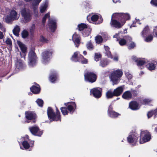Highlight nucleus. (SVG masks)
I'll return each mask as SVG.
<instances>
[{
    "mask_svg": "<svg viewBox=\"0 0 157 157\" xmlns=\"http://www.w3.org/2000/svg\"><path fill=\"white\" fill-rule=\"evenodd\" d=\"M102 40V38L101 36H97L95 37V41L98 44L101 42Z\"/></svg>",
    "mask_w": 157,
    "mask_h": 157,
    "instance_id": "42",
    "label": "nucleus"
},
{
    "mask_svg": "<svg viewBox=\"0 0 157 157\" xmlns=\"http://www.w3.org/2000/svg\"><path fill=\"white\" fill-rule=\"evenodd\" d=\"M154 32L156 36H157V26L155 27L154 29Z\"/></svg>",
    "mask_w": 157,
    "mask_h": 157,
    "instance_id": "60",
    "label": "nucleus"
},
{
    "mask_svg": "<svg viewBox=\"0 0 157 157\" xmlns=\"http://www.w3.org/2000/svg\"><path fill=\"white\" fill-rule=\"evenodd\" d=\"M56 114L55 113L52 108L48 107L47 110L48 115L49 119L51 121H61L60 112L57 108H56Z\"/></svg>",
    "mask_w": 157,
    "mask_h": 157,
    "instance_id": "3",
    "label": "nucleus"
},
{
    "mask_svg": "<svg viewBox=\"0 0 157 157\" xmlns=\"http://www.w3.org/2000/svg\"><path fill=\"white\" fill-rule=\"evenodd\" d=\"M125 74L128 80L131 79L132 78V75L130 73L128 70H126L125 71Z\"/></svg>",
    "mask_w": 157,
    "mask_h": 157,
    "instance_id": "48",
    "label": "nucleus"
},
{
    "mask_svg": "<svg viewBox=\"0 0 157 157\" xmlns=\"http://www.w3.org/2000/svg\"><path fill=\"white\" fill-rule=\"evenodd\" d=\"M108 116L112 118H115L120 115V114L114 111H109L108 113Z\"/></svg>",
    "mask_w": 157,
    "mask_h": 157,
    "instance_id": "30",
    "label": "nucleus"
},
{
    "mask_svg": "<svg viewBox=\"0 0 157 157\" xmlns=\"http://www.w3.org/2000/svg\"><path fill=\"white\" fill-rule=\"evenodd\" d=\"M113 59L115 61H117L118 60V59L117 57H116L113 58Z\"/></svg>",
    "mask_w": 157,
    "mask_h": 157,
    "instance_id": "63",
    "label": "nucleus"
},
{
    "mask_svg": "<svg viewBox=\"0 0 157 157\" xmlns=\"http://www.w3.org/2000/svg\"><path fill=\"white\" fill-rule=\"evenodd\" d=\"M129 108L133 110H136L139 109L140 106L136 101H132L129 103Z\"/></svg>",
    "mask_w": 157,
    "mask_h": 157,
    "instance_id": "24",
    "label": "nucleus"
},
{
    "mask_svg": "<svg viewBox=\"0 0 157 157\" xmlns=\"http://www.w3.org/2000/svg\"><path fill=\"white\" fill-rule=\"evenodd\" d=\"M113 109V106L112 105H110L108 108V113H109V112L113 111L112 109Z\"/></svg>",
    "mask_w": 157,
    "mask_h": 157,
    "instance_id": "59",
    "label": "nucleus"
},
{
    "mask_svg": "<svg viewBox=\"0 0 157 157\" xmlns=\"http://www.w3.org/2000/svg\"><path fill=\"white\" fill-rule=\"evenodd\" d=\"M139 137V134L136 132H132L130 133L128 136L127 137L128 142L132 146L136 145L138 138Z\"/></svg>",
    "mask_w": 157,
    "mask_h": 157,
    "instance_id": "7",
    "label": "nucleus"
},
{
    "mask_svg": "<svg viewBox=\"0 0 157 157\" xmlns=\"http://www.w3.org/2000/svg\"><path fill=\"white\" fill-rule=\"evenodd\" d=\"M40 41L43 43H46L47 41V40L43 36H40Z\"/></svg>",
    "mask_w": 157,
    "mask_h": 157,
    "instance_id": "57",
    "label": "nucleus"
},
{
    "mask_svg": "<svg viewBox=\"0 0 157 157\" xmlns=\"http://www.w3.org/2000/svg\"><path fill=\"white\" fill-rule=\"evenodd\" d=\"M19 15L15 10H11L9 15H7L5 17V22L7 23H11L13 21L18 19Z\"/></svg>",
    "mask_w": 157,
    "mask_h": 157,
    "instance_id": "5",
    "label": "nucleus"
},
{
    "mask_svg": "<svg viewBox=\"0 0 157 157\" xmlns=\"http://www.w3.org/2000/svg\"><path fill=\"white\" fill-rule=\"evenodd\" d=\"M48 6V2H45L44 4H42L40 8V12L41 13L44 12L45 10H46Z\"/></svg>",
    "mask_w": 157,
    "mask_h": 157,
    "instance_id": "37",
    "label": "nucleus"
},
{
    "mask_svg": "<svg viewBox=\"0 0 157 157\" xmlns=\"http://www.w3.org/2000/svg\"><path fill=\"white\" fill-rule=\"evenodd\" d=\"M91 29L90 28H87L85 30V31L82 33L83 35L84 36H88L90 33Z\"/></svg>",
    "mask_w": 157,
    "mask_h": 157,
    "instance_id": "43",
    "label": "nucleus"
},
{
    "mask_svg": "<svg viewBox=\"0 0 157 157\" xmlns=\"http://www.w3.org/2000/svg\"><path fill=\"white\" fill-rule=\"evenodd\" d=\"M106 97L107 98H110L115 96L114 91L113 92L111 90L108 91L106 94Z\"/></svg>",
    "mask_w": 157,
    "mask_h": 157,
    "instance_id": "35",
    "label": "nucleus"
},
{
    "mask_svg": "<svg viewBox=\"0 0 157 157\" xmlns=\"http://www.w3.org/2000/svg\"><path fill=\"white\" fill-rule=\"evenodd\" d=\"M123 75V72L121 70L117 69L112 71L109 76L111 80L113 82V85L117 84L120 78Z\"/></svg>",
    "mask_w": 157,
    "mask_h": 157,
    "instance_id": "2",
    "label": "nucleus"
},
{
    "mask_svg": "<svg viewBox=\"0 0 157 157\" xmlns=\"http://www.w3.org/2000/svg\"><path fill=\"white\" fill-rule=\"evenodd\" d=\"M109 62L108 59H102L100 62V65L102 67H105L109 64Z\"/></svg>",
    "mask_w": 157,
    "mask_h": 157,
    "instance_id": "32",
    "label": "nucleus"
},
{
    "mask_svg": "<svg viewBox=\"0 0 157 157\" xmlns=\"http://www.w3.org/2000/svg\"><path fill=\"white\" fill-rule=\"evenodd\" d=\"M124 86L122 85L115 89L113 91L115 96H118L120 95L124 90Z\"/></svg>",
    "mask_w": 157,
    "mask_h": 157,
    "instance_id": "20",
    "label": "nucleus"
},
{
    "mask_svg": "<svg viewBox=\"0 0 157 157\" xmlns=\"http://www.w3.org/2000/svg\"><path fill=\"white\" fill-rule=\"evenodd\" d=\"M130 43L128 45V48L129 49H132L135 46V44L132 42H130Z\"/></svg>",
    "mask_w": 157,
    "mask_h": 157,
    "instance_id": "54",
    "label": "nucleus"
},
{
    "mask_svg": "<svg viewBox=\"0 0 157 157\" xmlns=\"http://www.w3.org/2000/svg\"><path fill=\"white\" fill-rule=\"evenodd\" d=\"M6 44L10 47L12 45V41L10 39L7 38L6 41Z\"/></svg>",
    "mask_w": 157,
    "mask_h": 157,
    "instance_id": "55",
    "label": "nucleus"
},
{
    "mask_svg": "<svg viewBox=\"0 0 157 157\" xmlns=\"http://www.w3.org/2000/svg\"><path fill=\"white\" fill-rule=\"evenodd\" d=\"M25 115L26 118L28 120L35 119L36 117L35 113L31 111L25 112Z\"/></svg>",
    "mask_w": 157,
    "mask_h": 157,
    "instance_id": "22",
    "label": "nucleus"
},
{
    "mask_svg": "<svg viewBox=\"0 0 157 157\" xmlns=\"http://www.w3.org/2000/svg\"><path fill=\"white\" fill-rule=\"evenodd\" d=\"M52 51L48 50L42 53V62L44 64L48 62L52 58Z\"/></svg>",
    "mask_w": 157,
    "mask_h": 157,
    "instance_id": "10",
    "label": "nucleus"
},
{
    "mask_svg": "<svg viewBox=\"0 0 157 157\" xmlns=\"http://www.w3.org/2000/svg\"><path fill=\"white\" fill-rule=\"evenodd\" d=\"M34 13H35V15L36 16H37V13H38V12L37 11L36 12V10H34Z\"/></svg>",
    "mask_w": 157,
    "mask_h": 157,
    "instance_id": "64",
    "label": "nucleus"
},
{
    "mask_svg": "<svg viewBox=\"0 0 157 157\" xmlns=\"http://www.w3.org/2000/svg\"><path fill=\"white\" fill-rule=\"evenodd\" d=\"M132 94L129 91H125L122 95V97L125 99L129 100L132 97Z\"/></svg>",
    "mask_w": 157,
    "mask_h": 157,
    "instance_id": "27",
    "label": "nucleus"
},
{
    "mask_svg": "<svg viewBox=\"0 0 157 157\" xmlns=\"http://www.w3.org/2000/svg\"><path fill=\"white\" fill-rule=\"evenodd\" d=\"M3 37L4 35L2 32L0 31V39H2L3 38Z\"/></svg>",
    "mask_w": 157,
    "mask_h": 157,
    "instance_id": "62",
    "label": "nucleus"
},
{
    "mask_svg": "<svg viewBox=\"0 0 157 157\" xmlns=\"http://www.w3.org/2000/svg\"><path fill=\"white\" fill-rule=\"evenodd\" d=\"M22 36L23 38H25L27 37L29 35L28 32L26 30H24L21 33Z\"/></svg>",
    "mask_w": 157,
    "mask_h": 157,
    "instance_id": "53",
    "label": "nucleus"
},
{
    "mask_svg": "<svg viewBox=\"0 0 157 157\" xmlns=\"http://www.w3.org/2000/svg\"><path fill=\"white\" fill-rule=\"evenodd\" d=\"M60 109L63 115H66L68 114V112L67 110V108L65 107H62Z\"/></svg>",
    "mask_w": 157,
    "mask_h": 157,
    "instance_id": "49",
    "label": "nucleus"
},
{
    "mask_svg": "<svg viewBox=\"0 0 157 157\" xmlns=\"http://www.w3.org/2000/svg\"><path fill=\"white\" fill-rule=\"evenodd\" d=\"M135 60L136 62L137 65L140 69H143L144 66L146 64L147 62V61L145 59H135Z\"/></svg>",
    "mask_w": 157,
    "mask_h": 157,
    "instance_id": "19",
    "label": "nucleus"
},
{
    "mask_svg": "<svg viewBox=\"0 0 157 157\" xmlns=\"http://www.w3.org/2000/svg\"><path fill=\"white\" fill-rule=\"evenodd\" d=\"M67 109L70 112L72 113L74 111L76 108L75 103L73 102L68 103L67 105Z\"/></svg>",
    "mask_w": 157,
    "mask_h": 157,
    "instance_id": "23",
    "label": "nucleus"
},
{
    "mask_svg": "<svg viewBox=\"0 0 157 157\" xmlns=\"http://www.w3.org/2000/svg\"><path fill=\"white\" fill-rule=\"evenodd\" d=\"M101 56L100 54L96 53L95 54L94 59L96 61H99L101 59Z\"/></svg>",
    "mask_w": 157,
    "mask_h": 157,
    "instance_id": "51",
    "label": "nucleus"
},
{
    "mask_svg": "<svg viewBox=\"0 0 157 157\" xmlns=\"http://www.w3.org/2000/svg\"><path fill=\"white\" fill-rule=\"evenodd\" d=\"M86 46L87 48L90 50H91L94 48V46L90 41L87 43Z\"/></svg>",
    "mask_w": 157,
    "mask_h": 157,
    "instance_id": "45",
    "label": "nucleus"
},
{
    "mask_svg": "<svg viewBox=\"0 0 157 157\" xmlns=\"http://www.w3.org/2000/svg\"><path fill=\"white\" fill-rule=\"evenodd\" d=\"M136 24H140V23H139V21L138 20L136 19L134 21L133 24L130 26V28H131L132 27H135L136 25H135Z\"/></svg>",
    "mask_w": 157,
    "mask_h": 157,
    "instance_id": "56",
    "label": "nucleus"
},
{
    "mask_svg": "<svg viewBox=\"0 0 157 157\" xmlns=\"http://www.w3.org/2000/svg\"><path fill=\"white\" fill-rule=\"evenodd\" d=\"M80 36L76 33H75L72 36V40L76 47H78L79 46L80 43Z\"/></svg>",
    "mask_w": 157,
    "mask_h": 157,
    "instance_id": "18",
    "label": "nucleus"
},
{
    "mask_svg": "<svg viewBox=\"0 0 157 157\" xmlns=\"http://www.w3.org/2000/svg\"><path fill=\"white\" fill-rule=\"evenodd\" d=\"M16 68L19 70L23 69L25 67V64L21 60L17 59L15 63Z\"/></svg>",
    "mask_w": 157,
    "mask_h": 157,
    "instance_id": "21",
    "label": "nucleus"
},
{
    "mask_svg": "<svg viewBox=\"0 0 157 157\" xmlns=\"http://www.w3.org/2000/svg\"><path fill=\"white\" fill-rule=\"evenodd\" d=\"M17 43L21 51V53H20V56L21 57H23L25 59L26 55L27 48L24 44L19 40L17 41Z\"/></svg>",
    "mask_w": 157,
    "mask_h": 157,
    "instance_id": "13",
    "label": "nucleus"
},
{
    "mask_svg": "<svg viewBox=\"0 0 157 157\" xmlns=\"http://www.w3.org/2000/svg\"><path fill=\"white\" fill-rule=\"evenodd\" d=\"M21 14L25 22L30 21L32 19V13L29 9L24 8L21 10Z\"/></svg>",
    "mask_w": 157,
    "mask_h": 157,
    "instance_id": "8",
    "label": "nucleus"
},
{
    "mask_svg": "<svg viewBox=\"0 0 157 157\" xmlns=\"http://www.w3.org/2000/svg\"><path fill=\"white\" fill-rule=\"evenodd\" d=\"M36 29L35 25L34 24H32V25L30 27L29 29V32L32 34H33Z\"/></svg>",
    "mask_w": 157,
    "mask_h": 157,
    "instance_id": "50",
    "label": "nucleus"
},
{
    "mask_svg": "<svg viewBox=\"0 0 157 157\" xmlns=\"http://www.w3.org/2000/svg\"><path fill=\"white\" fill-rule=\"evenodd\" d=\"M58 77L57 73L55 72L51 73L49 77V81L52 83L55 82L57 80Z\"/></svg>",
    "mask_w": 157,
    "mask_h": 157,
    "instance_id": "25",
    "label": "nucleus"
},
{
    "mask_svg": "<svg viewBox=\"0 0 157 157\" xmlns=\"http://www.w3.org/2000/svg\"><path fill=\"white\" fill-rule=\"evenodd\" d=\"M151 3L152 5L157 6V0H151Z\"/></svg>",
    "mask_w": 157,
    "mask_h": 157,
    "instance_id": "58",
    "label": "nucleus"
},
{
    "mask_svg": "<svg viewBox=\"0 0 157 157\" xmlns=\"http://www.w3.org/2000/svg\"><path fill=\"white\" fill-rule=\"evenodd\" d=\"M91 18V21H97L98 19H99V21L97 24H100L102 22L103 19L101 18V16L100 15H98L97 14H94L91 17L90 16H88L87 17V20H89V19Z\"/></svg>",
    "mask_w": 157,
    "mask_h": 157,
    "instance_id": "16",
    "label": "nucleus"
},
{
    "mask_svg": "<svg viewBox=\"0 0 157 157\" xmlns=\"http://www.w3.org/2000/svg\"><path fill=\"white\" fill-rule=\"evenodd\" d=\"M78 30L81 31L84 30V29L87 28V25L85 24L81 23L78 25Z\"/></svg>",
    "mask_w": 157,
    "mask_h": 157,
    "instance_id": "41",
    "label": "nucleus"
},
{
    "mask_svg": "<svg viewBox=\"0 0 157 157\" xmlns=\"http://www.w3.org/2000/svg\"><path fill=\"white\" fill-rule=\"evenodd\" d=\"M121 31L119 32L118 33L115 34L113 36V38H116L117 40L119 41V43L121 46L125 45L127 43H129L132 40V38L129 36H125L121 38Z\"/></svg>",
    "mask_w": 157,
    "mask_h": 157,
    "instance_id": "4",
    "label": "nucleus"
},
{
    "mask_svg": "<svg viewBox=\"0 0 157 157\" xmlns=\"http://www.w3.org/2000/svg\"><path fill=\"white\" fill-rule=\"evenodd\" d=\"M26 2H32L33 6L38 5L41 0H24Z\"/></svg>",
    "mask_w": 157,
    "mask_h": 157,
    "instance_id": "39",
    "label": "nucleus"
},
{
    "mask_svg": "<svg viewBox=\"0 0 157 157\" xmlns=\"http://www.w3.org/2000/svg\"><path fill=\"white\" fill-rule=\"evenodd\" d=\"M29 129L33 135L36 136H40L43 133V131L40 129L37 126L30 127Z\"/></svg>",
    "mask_w": 157,
    "mask_h": 157,
    "instance_id": "12",
    "label": "nucleus"
},
{
    "mask_svg": "<svg viewBox=\"0 0 157 157\" xmlns=\"http://www.w3.org/2000/svg\"><path fill=\"white\" fill-rule=\"evenodd\" d=\"M79 61L78 62H80L82 63L85 64L87 63V59L84 58L83 56L81 55H79Z\"/></svg>",
    "mask_w": 157,
    "mask_h": 157,
    "instance_id": "40",
    "label": "nucleus"
},
{
    "mask_svg": "<svg viewBox=\"0 0 157 157\" xmlns=\"http://www.w3.org/2000/svg\"><path fill=\"white\" fill-rule=\"evenodd\" d=\"M102 90L100 88H96L92 89L90 91V94L93 95L96 98H100L101 95Z\"/></svg>",
    "mask_w": 157,
    "mask_h": 157,
    "instance_id": "15",
    "label": "nucleus"
},
{
    "mask_svg": "<svg viewBox=\"0 0 157 157\" xmlns=\"http://www.w3.org/2000/svg\"><path fill=\"white\" fill-rule=\"evenodd\" d=\"M155 63H151L146 65L147 67V69L150 71L155 70V65L156 64V62H155Z\"/></svg>",
    "mask_w": 157,
    "mask_h": 157,
    "instance_id": "34",
    "label": "nucleus"
},
{
    "mask_svg": "<svg viewBox=\"0 0 157 157\" xmlns=\"http://www.w3.org/2000/svg\"><path fill=\"white\" fill-rule=\"evenodd\" d=\"M0 29L3 31H5V29L3 27L2 25L0 22Z\"/></svg>",
    "mask_w": 157,
    "mask_h": 157,
    "instance_id": "61",
    "label": "nucleus"
},
{
    "mask_svg": "<svg viewBox=\"0 0 157 157\" xmlns=\"http://www.w3.org/2000/svg\"><path fill=\"white\" fill-rule=\"evenodd\" d=\"M48 26L51 31L54 32L56 28V21L49 18L48 23Z\"/></svg>",
    "mask_w": 157,
    "mask_h": 157,
    "instance_id": "17",
    "label": "nucleus"
},
{
    "mask_svg": "<svg viewBox=\"0 0 157 157\" xmlns=\"http://www.w3.org/2000/svg\"><path fill=\"white\" fill-rule=\"evenodd\" d=\"M120 14L118 13H115L112 15L111 21L110 23V25L112 27L119 29L125 23V20H124L122 22V21H120L121 22L117 20V19L120 20Z\"/></svg>",
    "mask_w": 157,
    "mask_h": 157,
    "instance_id": "1",
    "label": "nucleus"
},
{
    "mask_svg": "<svg viewBox=\"0 0 157 157\" xmlns=\"http://www.w3.org/2000/svg\"><path fill=\"white\" fill-rule=\"evenodd\" d=\"M153 36L152 35H148L144 39L145 41L147 42H150L151 41L153 40Z\"/></svg>",
    "mask_w": 157,
    "mask_h": 157,
    "instance_id": "44",
    "label": "nucleus"
},
{
    "mask_svg": "<svg viewBox=\"0 0 157 157\" xmlns=\"http://www.w3.org/2000/svg\"><path fill=\"white\" fill-rule=\"evenodd\" d=\"M104 48L105 51V54L106 56L109 57L111 58H112L110 52L109 51V48L107 46H104Z\"/></svg>",
    "mask_w": 157,
    "mask_h": 157,
    "instance_id": "38",
    "label": "nucleus"
},
{
    "mask_svg": "<svg viewBox=\"0 0 157 157\" xmlns=\"http://www.w3.org/2000/svg\"><path fill=\"white\" fill-rule=\"evenodd\" d=\"M120 14V21L122 22L124 20H125V22L126 20L129 19L130 18V16L129 14L128 13H119Z\"/></svg>",
    "mask_w": 157,
    "mask_h": 157,
    "instance_id": "28",
    "label": "nucleus"
},
{
    "mask_svg": "<svg viewBox=\"0 0 157 157\" xmlns=\"http://www.w3.org/2000/svg\"><path fill=\"white\" fill-rule=\"evenodd\" d=\"M50 17L49 16V13H48L46 14L44 17L43 18L42 21V24L44 25L45 24V23L46 21V19L47 18H49Z\"/></svg>",
    "mask_w": 157,
    "mask_h": 157,
    "instance_id": "47",
    "label": "nucleus"
},
{
    "mask_svg": "<svg viewBox=\"0 0 157 157\" xmlns=\"http://www.w3.org/2000/svg\"><path fill=\"white\" fill-rule=\"evenodd\" d=\"M25 140L22 142V145L24 147L25 149H28L29 147H33L34 145V141H31L29 139L28 135L25 136L24 138Z\"/></svg>",
    "mask_w": 157,
    "mask_h": 157,
    "instance_id": "14",
    "label": "nucleus"
},
{
    "mask_svg": "<svg viewBox=\"0 0 157 157\" xmlns=\"http://www.w3.org/2000/svg\"><path fill=\"white\" fill-rule=\"evenodd\" d=\"M79 52H75L71 58V60L75 62H78L79 61Z\"/></svg>",
    "mask_w": 157,
    "mask_h": 157,
    "instance_id": "29",
    "label": "nucleus"
},
{
    "mask_svg": "<svg viewBox=\"0 0 157 157\" xmlns=\"http://www.w3.org/2000/svg\"><path fill=\"white\" fill-rule=\"evenodd\" d=\"M38 105L40 107H42L43 104V101L41 99H38L36 101Z\"/></svg>",
    "mask_w": 157,
    "mask_h": 157,
    "instance_id": "52",
    "label": "nucleus"
},
{
    "mask_svg": "<svg viewBox=\"0 0 157 157\" xmlns=\"http://www.w3.org/2000/svg\"><path fill=\"white\" fill-rule=\"evenodd\" d=\"M149 33V29L148 26L145 27L141 33V36L143 37H145Z\"/></svg>",
    "mask_w": 157,
    "mask_h": 157,
    "instance_id": "31",
    "label": "nucleus"
},
{
    "mask_svg": "<svg viewBox=\"0 0 157 157\" xmlns=\"http://www.w3.org/2000/svg\"><path fill=\"white\" fill-rule=\"evenodd\" d=\"M141 138L140 140V143L142 144L149 141L151 139V135L147 130L143 131L140 133Z\"/></svg>",
    "mask_w": 157,
    "mask_h": 157,
    "instance_id": "9",
    "label": "nucleus"
},
{
    "mask_svg": "<svg viewBox=\"0 0 157 157\" xmlns=\"http://www.w3.org/2000/svg\"><path fill=\"white\" fill-rule=\"evenodd\" d=\"M96 75L91 72H88L84 74L85 80L93 83L95 82L97 79Z\"/></svg>",
    "mask_w": 157,
    "mask_h": 157,
    "instance_id": "11",
    "label": "nucleus"
},
{
    "mask_svg": "<svg viewBox=\"0 0 157 157\" xmlns=\"http://www.w3.org/2000/svg\"><path fill=\"white\" fill-rule=\"evenodd\" d=\"M152 101L151 98L145 99L143 100L142 103L144 105H148Z\"/></svg>",
    "mask_w": 157,
    "mask_h": 157,
    "instance_id": "46",
    "label": "nucleus"
},
{
    "mask_svg": "<svg viewBox=\"0 0 157 157\" xmlns=\"http://www.w3.org/2000/svg\"><path fill=\"white\" fill-rule=\"evenodd\" d=\"M20 31V28L18 26L16 25L13 30V34L16 36H19V33Z\"/></svg>",
    "mask_w": 157,
    "mask_h": 157,
    "instance_id": "36",
    "label": "nucleus"
},
{
    "mask_svg": "<svg viewBox=\"0 0 157 157\" xmlns=\"http://www.w3.org/2000/svg\"><path fill=\"white\" fill-rule=\"evenodd\" d=\"M37 57L34 51L30 50L29 54L28 63L29 66L32 67L35 66L37 63Z\"/></svg>",
    "mask_w": 157,
    "mask_h": 157,
    "instance_id": "6",
    "label": "nucleus"
},
{
    "mask_svg": "<svg viewBox=\"0 0 157 157\" xmlns=\"http://www.w3.org/2000/svg\"><path fill=\"white\" fill-rule=\"evenodd\" d=\"M30 90L34 94H37L40 92V88L39 86L37 84L36 86H33L30 88Z\"/></svg>",
    "mask_w": 157,
    "mask_h": 157,
    "instance_id": "26",
    "label": "nucleus"
},
{
    "mask_svg": "<svg viewBox=\"0 0 157 157\" xmlns=\"http://www.w3.org/2000/svg\"><path fill=\"white\" fill-rule=\"evenodd\" d=\"M157 113V108L154 110H152L149 111L147 114V117L148 118L151 117L153 115H155V117Z\"/></svg>",
    "mask_w": 157,
    "mask_h": 157,
    "instance_id": "33",
    "label": "nucleus"
}]
</instances>
